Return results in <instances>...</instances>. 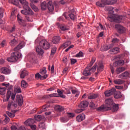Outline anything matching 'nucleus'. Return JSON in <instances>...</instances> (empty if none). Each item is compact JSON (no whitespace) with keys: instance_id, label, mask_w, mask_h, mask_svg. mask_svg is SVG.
I'll return each mask as SVG.
<instances>
[{"instance_id":"nucleus-1","label":"nucleus","mask_w":130,"mask_h":130,"mask_svg":"<svg viewBox=\"0 0 130 130\" xmlns=\"http://www.w3.org/2000/svg\"><path fill=\"white\" fill-rule=\"evenodd\" d=\"M43 48L45 50H47V49H49L50 48V44L45 40H43L40 42V46H38L36 48V52L39 54V55H43L44 52L43 50L41 48Z\"/></svg>"},{"instance_id":"nucleus-2","label":"nucleus","mask_w":130,"mask_h":130,"mask_svg":"<svg viewBox=\"0 0 130 130\" xmlns=\"http://www.w3.org/2000/svg\"><path fill=\"white\" fill-rule=\"evenodd\" d=\"M105 107L106 110H112L113 112L117 111L119 108V105L115 104L113 103V100L112 99H109L105 101Z\"/></svg>"},{"instance_id":"nucleus-3","label":"nucleus","mask_w":130,"mask_h":130,"mask_svg":"<svg viewBox=\"0 0 130 130\" xmlns=\"http://www.w3.org/2000/svg\"><path fill=\"white\" fill-rule=\"evenodd\" d=\"M22 57V54L20 52H14L11 53V56L7 58L10 62H16L19 58Z\"/></svg>"},{"instance_id":"nucleus-4","label":"nucleus","mask_w":130,"mask_h":130,"mask_svg":"<svg viewBox=\"0 0 130 130\" xmlns=\"http://www.w3.org/2000/svg\"><path fill=\"white\" fill-rule=\"evenodd\" d=\"M97 68V64H95L92 68L91 67L88 66L84 69L83 75L87 77L88 76H91L92 73H94L96 71V68Z\"/></svg>"},{"instance_id":"nucleus-5","label":"nucleus","mask_w":130,"mask_h":130,"mask_svg":"<svg viewBox=\"0 0 130 130\" xmlns=\"http://www.w3.org/2000/svg\"><path fill=\"white\" fill-rule=\"evenodd\" d=\"M122 19H123L122 15H110L108 17V20L110 22H114L115 23H120Z\"/></svg>"},{"instance_id":"nucleus-6","label":"nucleus","mask_w":130,"mask_h":130,"mask_svg":"<svg viewBox=\"0 0 130 130\" xmlns=\"http://www.w3.org/2000/svg\"><path fill=\"white\" fill-rule=\"evenodd\" d=\"M115 28L119 34H123V33H125L126 31L125 27L120 24H115Z\"/></svg>"},{"instance_id":"nucleus-7","label":"nucleus","mask_w":130,"mask_h":130,"mask_svg":"<svg viewBox=\"0 0 130 130\" xmlns=\"http://www.w3.org/2000/svg\"><path fill=\"white\" fill-rule=\"evenodd\" d=\"M115 93V88L113 87L111 89L106 90L104 94L106 97H110Z\"/></svg>"},{"instance_id":"nucleus-8","label":"nucleus","mask_w":130,"mask_h":130,"mask_svg":"<svg viewBox=\"0 0 130 130\" xmlns=\"http://www.w3.org/2000/svg\"><path fill=\"white\" fill-rule=\"evenodd\" d=\"M11 99L13 101L15 100V98L16 97V93H12V91H11V90H9L7 91V100L6 101H9V99H10V98H11Z\"/></svg>"},{"instance_id":"nucleus-9","label":"nucleus","mask_w":130,"mask_h":130,"mask_svg":"<svg viewBox=\"0 0 130 130\" xmlns=\"http://www.w3.org/2000/svg\"><path fill=\"white\" fill-rule=\"evenodd\" d=\"M16 102L18 103L19 106H22L24 101L23 100V96L21 95H17L16 96Z\"/></svg>"},{"instance_id":"nucleus-10","label":"nucleus","mask_w":130,"mask_h":130,"mask_svg":"<svg viewBox=\"0 0 130 130\" xmlns=\"http://www.w3.org/2000/svg\"><path fill=\"white\" fill-rule=\"evenodd\" d=\"M25 44L24 42H21L18 44V45L14 48V51L18 52V51H19V50H20V49H22V48H23V47H24L25 46Z\"/></svg>"},{"instance_id":"nucleus-11","label":"nucleus","mask_w":130,"mask_h":130,"mask_svg":"<svg viewBox=\"0 0 130 130\" xmlns=\"http://www.w3.org/2000/svg\"><path fill=\"white\" fill-rule=\"evenodd\" d=\"M86 117V115L85 114L82 113L76 117V121H78V122H81V121H83L84 119H85Z\"/></svg>"},{"instance_id":"nucleus-12","label":"nucleus","mask_w":130,"mask_h":130,"mask_svg":"<svg viewBox=\"0 0 130 130\" xmlns=\"http://www.w3.org/2000/svg\"><path fill=\"white\" fill-rule=\"evenodd\" d=\"M1 73L4 75H10L11 74V70L7 67H3L1 68Z\"/></svg>"},{"instance_id":"nucleus-13","label":"nucleus","mask_w":130,"mask_h":130,"mask_svg":"<svg viewBox=\"0 0 130 130\" xmlns=\"http://www.w3.org/2000/svg\"><path fill=\"white\" fill-rule=\"evenodd\" d=\"M88 105H89V103L88 102L85 101L81 102L79 105V108H82V109H85L86 107H88Z\"/></svg>"},{"instance_id":"nucleus-14","label":"nucleus","mask_w":130,"mask_h":130,"mask_svg":"<svg viewBox=\"0 0 130 130\" xmlns=\"http://www.w3.org/2000/svg\"><path fill=\"white\" fill-rule=\"evenodd\" d=\"M112 46H113V45L111 44L107 46L104 45L101 47V51H107V50H109V49H111Z\"/></svg>"},{"instance_id":"nucleus-15","label":"nucleus","mask_w":130,"mask_h":130,"mask_svg":"<svg viewBox=\"0 0 130 130\" xmlns=\"http://www.w3.org/2000/svg\"><path fill=\"white\" fill-rule=\"evenodd\" d=\"M96 5L100 7V8H104L105 7L106 5H107L106 4V0H101L100 2H98L96 3Z\"/></svg>"},{"instance_id":"nucleus-16","label":"nucleus","mask_w":130,"mask_h":130,"mask_svg":"<svg viewBox=\"0 0 130 130\" xmlns=\"http://www.w3.org/2000/svg\"><path fill=\"white\" fill-rule=\"evenodd\" d=\"M129 76V73L127 72H123L118 76L119 79H126Z\"/></svg>"},{"instance_id":"nucleus-17","label":"nucleus","mask_w":130,"mask_h":130,"mask_svg":"<svg viewBox=\"0 0 130 130\" xmlns=\"http://www.w3.org/2000/svg\"><path fill=\"white\" fill-rule=\"evenodd\" d=\"M113 95L115 99H119V98H121L122 97L121 92L119 91H116V89H115V92L113 94Z\"/></svg>"},{"instance_id":"nucleus-18","label":"nucleus","mask_w":130,"mask_h":130,"mask_svg":"<svg viewBox=\"0 0 130 130\" xmlns=\"http://www.w3.org/2000/svg\"><path fill=\"white\" fill-rule=\"evenodd\" d=\"M47 8L49 12H52L54 10V7L53 6V4H52V1H49L48 3Z\"/></svg>"},{"instance_id":"nucleus-19","label":"nucleus","mask_w":130,"mask_h":130,"mask_svg":"<svg viewBox=\"0 0 130 130\" xmlns=\"http://www.w3.org/2000/svg\"><path fill=\"white\" fill-rule=\"evenodd\" d=\"M34 123H35V120L34 119H28L26 121L24 122V124L25 125H32L31 124H33Z\"/></svg>"},{"instance_id":"nucleus-20","label":"nucleus","mask_w":130,"mask_h":130,"mask_svg":"<svg viewBox=\"0 0 130 130\" xmlns=\"http://www.w3.org/2000/svg\"><path fill=\"white\" fill-rule=\"evenodd\" d=\"M119 51V49L118 47L114 48L113 49H111L110 51H109V53L111 54H116V53H118Z\"/></svg>"},{"instance_id":"nucleus-21","label":"nucleus","mask_w":130,"mask_h":130,"mask_svg":"<svg viewBox=\"0 0 130 130\" xmlns=\"http://www.w3.org/2000/svg\"><path fill=\"white\" fill-rule=\"evenodd\" d=\"M60 41V37L59 36H55L53 37L52 42L53 44H57V43H59Z\"/></svg>"},{"instance_id":"nucleus-22","label":"nucleus","mask_w":130,"mask_h":130,"mask_svg":"<svg viewBox=\"0 0 130 130\" xmlns=\"http://www.w3.org/2000/svg\"><path fill=\"white\" fill-rule=\"evenodd\" d=\"M47 6H48V4L46 3V2L45 1H44L41 3L40 7H41V10H42V11H45V10L47 9Z\"/></svg>"},{"instance_id":"nucleus-23","label":"nucleus","mask_w":130,"mask_h":130,"mask_svg":"<svg viewBox=\"0 0 130 130\" xmlns=\"http://www.w3.org/2000/svg\"><path fill=\"white\" fill-rule=\"evenodd\" d=\"M23 9H24V10H26V11H27V14H28V16H32V15L34 14V13L33 12L32 10H31V8H30V7H29V5L25 7Z\"/></svg>"},{"instance_id":"nucleus-24","label":"nucleus","mask_w":130,"mask_h":130,"mask_svg":"<svg viewBox=\"0 0 130 130\" xmlns=\"http://www.w3.org/2000/svg\"><path fill=\"white\" fill-rule=\"evenodd\" d=\"M124 82L125 81L122 79H116L114 80V83L115 85H122Z\"/></svg>"},{"instance_id":"nucleus-25","label":"nucleus","mask_w":130,"mask_h":130,"mask_svg":"<svg viewBox=\"0 0 130 130\" xmlns=\"http://www.w3.org/2000/svg\"><path fill=\"white\" fill-rule=\"evenodd\" d=\"M57 93H58V97H60V98H63V99L66 98V95H63L62 91H61L60 89H57Z\"/></svg>"},{"instance_id":"nucleus-26","label":"nucleus","mask_w":130,"mask_h":130,"mask_svg":"<svg viewBox=\"0 0 130 130\" xmlns=\"http://www.w3.org/2000/svg\"><path fill=\"white\" fill-rule=\"evenodd\" d=\"M26 76H28V71H27V70L22 71L20 74V78L24 79Z\"/></svg>"},{"instance_id":"nucleus-27","label":"nucleus","mask_w":130,"mask_h":130,"mask_svg":"<svg viewBox=\"0 0 130 130\" xmlns=\"http://www.w3.org/2000/svg\"><path fill=\"white\" fill-rule=\"evenodd\" d=\"M19 2L20 4H21V5L23 6V9L25 7L29 6V3L27 1H26V0H19Z\"/></svg>"},{"instance_id":"nucleus-28","label":"nucleus","mask_w":130,"mask_h":130,"mask_svg":"<svg viewBox=\"0 0 130 130\" xmlns=\"http://www.w3.org/2000/svg\"><path fill=\"white\" fill-rule=\"evenodd\" d=\"M98 98V94L92 93L88 96V99H96Z\"/></svg>"},{"instance_id":"nucleus-29","label":"nucleus","mask_w":130,"mask_h":130,"mask_svg":"<svg viewBox=\"0 0 130 130\" xmlns=\"http://www.w3.org/2000/svg\"><path fill=\"white\" fill-rule=\"evenodd\" d=\"M39 128H42V130L46 128L45 126V123L44 122H41L38 124Z\"/></svg>"},{"instance_id":"nucleus-30","label":"nucleus","mask_w":130,"mask_h":130,"mask_svg":"<svg viewBox=\"0 0 130 130\" xmlns=\"http://www.w3.org/2000/svg\"><path fill=\"white\" fill-rule=\"evenodd\" d=\"M4 116H5L6 117L5 119L3 120L2 124H7V123H8L9 121H10V118H9V117H8V116H7L6 114H4Z\"/></svg>"},{"instance_id":"nucleus-31","label":"nucleus","mask_w":130,"mask_h":130,"mask_svg":"<svg viewBox=\"0 0 130 130\" xmlns=\"http://www.w3.org/2000/svg\"><path fill=\"white\" fill-rule=\"evenodd\" d=\"M113 66H118V64H121L123 66L124 64V60H120L117 61H115L114 63H113Z\"/></svg>"},{"instance_id":"nucleus-32","label":"nucleus","mask_w":130,"mask_h":130,"mask_svg":"<svg viewBox=\"0 0 130 130\" xmlns=\"http://www.w3.org/2000/svg\"><path fill=\"white\" fill-rule=\"evenodd\" d=\"M55 109L57 111H59V112H61L64 110V108L62 107V106H57L55 107Z\"/></svg>"},{"instance_id":"nucleus-33","label":"nucleus","mask_w":130,"mask_h":130,"mask_svg":"<svg viewBox=\"0 0 130 130\" xmlns=\"http://www.w3.org/2000/svg\"><path fill=\"white\" fill-rule=\"evenodd\" d=\"M21 86L22 88L26 89L28 87V83L25 80H23L21 82Z\"/></svg>"},{"instance_id":"nucleus-34","label":"nucleus","mask_w":130,"mask_h":130,"mask_svg":"<svg viewBox=\"0 0 130 130\" xmlns=\"http://www.w3.org/2000/svg\"><path fill=\"white\" fill-rule=\"evenodd\" d=\"M125 71V68L124 67H120L117 68L116 70L117 74H120V73H122V72H124Z\"/></svg>"},{"instance_id":"nucleus-35","label":"nucleus","mask_w":130,"mask_h":130,"mask_svg":"<svg viewBox=\"0 0 130 130\" xmlns=\"http://www.w3.org/2000/svg\"><path fill=\"white\" fill-rule=\"evenodd\" d=\"M9 3L15 6H19V0H9Z\"/></svg>"},{"instance_id":"nucleus-36","label":"nucleus","mask_w":130,"mask_h":130,"mask_svg":"<svg viewBox=\"0 0 130 130\" xmlns=\"http://www.w3.org/2000/svg\"><path fill=\"white\" fill-rule=\"evenodd\" d=\"M104 69V66H103V64L102 63L99 64L97 67V71H99V72H102L103 71V70Z\"/></svg>"},{"instance_id":"nucleus-37","label":"nucleus","mask_w":130,"mask_h":130,"mask_svg":"<svg viewBox=\"0 0 130 130\" xmlns=\"http://www.w3.org/2000/svg\"><path fill=\"white\" fill-rule=\"evenodd\" d=\"M117 2V0H106V4L107 5H113Z\"/></svg>"},{"instance_id":"nucleus-38","label":"nucleus","mask_w":130,"mask_h":130,"mask_svg":"<svg viewBox=\"0 0 130 130\" xmlns=\"http://www.w3.org/2000/svg\"><path fill=\"white\" fill-rule=\"evenodd\" d=\"M18 22L21 26L23 27H26V22H25V20H23L22 19L17 20Z\"/></svg>"},{"instance_id":"nucleus-39","label":"nucleus","mask_w":130,"mask_h":130,"mask_svg":"<svg viewBox=\"0 0 130 130\" xmlns=\"http://www.w3.org/2000/svg\"><path fill=\"white\" fill-rule=\"evenodd\" d=\"M7 90V88L5 87H0V95H5L6 94V91Z\"/></svg>"},{"instance_id":"nucleus-40","label":"nucleus","mask_w":130,"mask_h":130,"mask_svg":"<svg viewBox=\"0 0 130 130\" xmlns=\"http://www.w3.org/2000/svg\"><path fill=\"white\" fill-rule=\"evenodd\" d=\"M60 120L61 122H68L69 121V118L67 117H63L60 118Z\"/></svg>"},{"instance_id":"nucleus-41","label":"nucleus","mask_w":130,"mask_h":130,"mask_svg":"<svg viewBox=\"0 0 130 130\" xmlns=\"http://www.w3.org/2000/svg\"><path fill=\"white\" fill-rule=\"evenodd\" d=\"M17 42L16 39H14L10 42V44L11 46H15L17 44Z\"/></svg>"},{"instance_id":"nucleus-42","label":"nucleus","mask_w":130,"mask_h":130,"mask_svg":"<svg viewBox=\"0 0 130 130\" xmlns=\"http://www.w3.org/2000/svg\"><path fill=\"white\" fill-rule=\"evenodd\" d=\"M95 61H96V58L92 57L90 63L88 66L91 67L93 66L94 62H95Z\"/></svg>"},{"instance_id":"nucleus-43","label":"nucleus","mask_w":130,"mask_h":130,"mask_svg":"<svg viewBox=\"0 0 130 130\" xmlns=\"http://www.w3.org/2000/svg\"><path fill=\"white\" fill-rule=\"evenodd\" d=\"M69 17H70V19L73 21L76 20V15H75V14H74L73 13L69 14Z\"/></svg>"},{"instance_id":"nucleus-44","label":"nucleus","mask_w":130,"mask_h":130,"mask_svg":"<svg viewBox=\"0 0 130 130\" xmlns=\"http://www.w3.org/2000/svg\"><path fill=\"white\" fill-rule=\"evenodd\" d=\"M7 114L11 118H13V117H15V114H13V113H11L9 111L6 112Z\"/></svg>"},{"instance_id":"nucleus-45","label":"nucleus","mask_w":130,"mask_h":130,"mask_svg":"<svg viewBox=\"0 0 130 130\" xmlns=\"http://www.w3.org/2000/svg\"><path fill=\"white\" fill-rule=\"evenodd\" d=\"M56 47H53V48H52L51 51V55H53L55 54V53L56 52Z\"/></svg>"},{"instance_id":"nucleus-46","label":"nucleus","mask_w":130,"mask_h":130,"mask_svg":"<svg viewBox=\"0 0 130 130\" xmlns=\"http://www.w3.org/2000/svg\"><path fill=\"white\" fill-rule=\"evenodd\" d=\"M35 118L36 120H37L38 121H40V120L42 119V116L40 115H38L37 116H35Z\"/></svg>"},{"instance_id":"nucleus-47","label":"nucleus","mask_w":130,"mask_h":130,"mask_svg":"<svg viewBox=\"0 0 130 130\" xmlns=\"http://www.w3.org/2000/svg\"><path fill=\"white\" fill-rule=\"evenodd\" d=\"M30 7H31V9L32 10H34V11L35 12H38V8H37V7H36V6L34 5V4L30 5Z\"/></svg>"},{"instance_id":"nucleus-48","label":"nucleus","mask_w":130,"mask_h":130,"mask_svg":"<svg viewBox=\"0 0 130 130\" xmlns=\"http://www.w3.org/2000/svg\"><path fill=\"white\" fill-rule=\"evenodd\" d=\"M107 10L109 12H111V14H113V13H114V11H113V10H114V8H113L112 7H107Z\"/></svg>"},{"instance_id":"nucleus-49","label":"nucleus","mask_w":130,"mask_h":130,"mask_svg":"<svg viewBox=\"0 0 130 130\" xmlns=\"http://www.w3.org/2000/svg\"><path fill=\"white\" fill-rule=\"evenodd\" d=\"M83 54L84 53L82 51H80L76 55V57H83Z\"/></svg>"},{"instance_id":"nucleus-50","label":"nucleus","mask_w":130,"mask_h":130,"mask_svg":"<svg viewBox=\"0 0 130 130\" xmlns=\"http://www.w3.org/2000/svg\"><path fill=\"white\" fill-rule=\"evenodd\" d=\"M46 69L45 68H43L42 70H41L40 73L41 74V75H45V74H46Z\"/></svg>"},{"instance_id":"nucleus-51","label":"nucleus","mask_w":130,"mask_h":130,"mask_svg":"<svg viewBox=\"0 0 130 130\" xmlns=\"http://www.w3.org/2000/svg\"><path fill=\"white\" fill-rule=\"evenodd\" d=\"M85 109H82V108H80V109H77L75 111L76 113H81V112H82V111H84Z\"/></svg>"},{"instance_id":"nucleus-52","label":"nucleus","mask_w":130,"mask_h":130,"mask_svg":"<svg viewBox=\"0 0 130 130\" xmlns=\"http://www.w3.org/2000/svg\"><path fill=\"white\" fill-rule=\"evenodd\" d=\"M13 104V102H9V104L7 106V109L8 110H11L12 109V104Z\"/></svg>"},{"instance_id":"nucleus-53","label":"nucleus","mask_w":130,"mask_h":130,"mask_svg":"<svg viewBox=\"0 0 130 130\" xmlns=\"http://www.w3.org/2000/svg\"><path fill=\"white\" fill-rule=\"evenodd\" d=\"M15 91H16V93H22V89H21V88L19 87L15 88Z\"/></svg>"},{"instance_id":"nucleus-54","label":"nucleus","mask_w":130,"mask_h":130,"mask_svg":"<svg viewBox=\"0 0 130 130\" xmlns=\"http://www.w3.org/2000/svg\"><path fill=\"white\" fill-rule=\"evenodd\" d=\"M70 44H71V42L70 41L66 42L63 44V46L66 48V47H68V46H69V45H70Z\"/></svg>"},{"instance_id":"nucleus-55","label":"nucleus","mask_w":130,"mask_h":130,"mask_svg":"<svg viewBox=\"0 0 130 130\" xmlns=\"http://www.w3.org/2000/svg\"><path fill=\"white\" fill-rule=\"evenodd\" d=\"M21 13H22L23 15L28 16V10H26V9L21 10Z\"/></svg>"},{"instance_id":"nucleus-56","label":"nucleus","mask_w":130,"mask_h":130,"mask_svg":"<svg viewBox=\"0 0 130 130\" xmlns=\"http://www.w3.org/2000/svg\"><path fill=\"white\" fill-rule=\"evenodd\" d=\"M60 29L62 31H67L69 30V28H67V27L64 26H60Z\"/></svg>"},{"instance_id":"nucleus-57","label":"nucleus","mask_w":130,"mask_h":130,"mask_svg":"<svg viewBox=\"0 0 130 130\" xmlns=\"http://www.w3.org/2000/svg\"><path fill=\"white\" fill-rule=\"evenodd\" d=\"M90 107L91 108H93V109H95L96 108V107L95 106V104L93 102H91L90 103Z\"/></svg>"},{"instance_id":"nucleus-58","label":"nucleus","mask_w":130,"mask_h":130,"mask_svg":"<svg viewBox=\"0 0 130 130\" xmlns=\"http://www.w3.org/2000/svg\"><path fill=\"white\" fill-rule=\"evenodd\" d=\"M68 117H71V118H73V117H75V114L73 113H68Z\"/></svg>"},{"instance_id":"nucleus-59","label":"nucleus","mask_w":130,"mask_h":130,"mask_svg":"<svg viewBox=\"0 0 130 130\" xmlns=\"http://www.w3.org/2000/svg\"><path fill=\"white\" fill-rule=\"evenodd\" d=\"M115 88H116V89H117L118 90H122L123 89V86H119V85H116Z\"/></svg>"},{"instance_id":"nucleus-60","label":"nucleus","mask_w":130,"mask_h":130,"mask_svg":"<svg viewBox=\"0 0 130 130\" xmlns=\"http://www.w3.org/2000/svg\"><path fill=\"white\" fill-rule=\"evenodd\" d=\"M29 126L32 130H37L36 128H37V126L36 125H30Z\"/></svg>"},{"instance_id":"nucleus-61","label":"nucleus","mask_w":130,"mask_h":130,"mask_svg":"<svg viewBox=\"0 0 130 130\" xmlns=\"http://www.w3.org/2000/svg\"><path fill=\"white\" fill-rule=\"evenodd\" d=\"M35 78H36V79H40V78H41V75H40V74H39V73H38L35 75Z\"/></svg>"},{"instance_id":"nucleus-62","label":"nucleus","mask_w":130,"mask_h":130,"mask_svg":"<svg viewBox=\"0 0 130 130\" xmlns=\"http://www.w3.org/2000/svg\"><path fill=\"white\" fill-rule=\"evenodd\" d=\"M47 75H45L43 76H41V77H40V80H45V79H46L47 78Z\"/></svg>"},{"instance_id":"nucleus-63","label":"nucleus","mask_w":130,"mask_h":130,"mask_svg":"<svg viewBox=\"0 0 130 130\" xmlns=\"http://www.w3.org/2000/svg\"><path fill=\"white\" fill-rule=\"evenodd\" d=\"M50 97H58V94L57 93H52L49 95Z\"/></svg>"},{"instance_id":"nucleus-64","label":"nucleus","mask_w":130,"mask_h":130,"mask_svg":"<svg viewBox=\"0 0 130 130\" xmlns=\"http://www.w3.org/2000/svg\"><path fill=\"white\" fill-rule=\"evenodd\" d=\"M19 130H28V129L26 128L25 126L22 125L19 127Z\"/></svg>"}]
</instances>
